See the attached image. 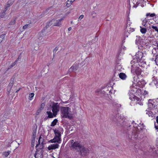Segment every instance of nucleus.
Wrapping results in <instances>:
<instances>
[{"mask_svg": "<svg viewBox=\"0 0 158 158\" xmlns=\"http://www.w3.org/2000/svg\"><path fill=\"white\" fill-rule=\"evenodd\" d=\"M71 148L74 150H77L79 152V154L82 156L87 155L89 153V151L84 146L80 144L76 141H74L73 140L71 141Z\"/></svg>", "mask_w": 158, "mask_h": 158, "instance_id": "1", "label": "nucleus"}, {"mask_svg": "<svg viewBox=\"0 0 158 158\" xmlns=\"http://www.w3.org/2000/svg\"><path fill=\"white\" fill-rule=\"evenodd\" d=\"M60 111L62 118H68L69 119H71L73 118L72 114L70 111V109L69 107L61 106Z\"/></svg>", "mask_w": 158, "mask_h": 158, "instance_id": "2", "label": "nucleus"}, {"mask_svg": "<svg viewBox=\"0 0 158 158\" xmlns=\"http://www.w3.org/2000/svg\"><path fill=\"white\" fill-rule=\"evenodd\" d=\"M138 127L139 128H135V129L133 131L132 133V136L131 138L129 137V138L131 139V140H133L135 141V140L137 139H138V132H139V129L141 130H143L144 129L145 126L143 123H140L138 125Z\"/></svg>", "mask_w": 158, "mask_h": 158, "instance_id": "3", "label": "nucleus"}, {"mask_svg": "<svg viewBox=\"0 0 158 158\" xmlns=\"http://www.w3.org/2000/svg\"><path fill=\"white\" fill-rule=\"evenodd\" d=\"M135 62V59H133V60L131 62V72L134 74L135 73L137 75H139L140 74L142 71L139 67L137 66V63Z\"/></svg>", "mask_w": 158, "mask_h": 158, "instance_id": "4", "label": "nucleus"}, {"mask_svg": "<svg viewBox=\"0 0 158 158\" xmlns=\"http://www.w3.org/2000/svg\"><path fill=\"white\" fill-rule=\"evenodd\" d=\"M123 116L119 115V114L114 115L111 118L112 120L114 122L116 123L118 125H122V124L123 122Z\"/></svg>", "mask_w": 158, "mask_h": 158, "instance_id": "5", "label": "nucleus"}, {"mask_svg": "<svg viewBox=\"0 0 158 158\" xmlns=\"http://www.w3.org/2000/svg\"><path fill=\"white\" fill-rule=\"evenodd\" d=\"M134 31L135 29L133 27V26L131 25L130 23H128L125 29L124 37H128L129 34Z\"/></svg>", "mask_w": 158, "mask_h": 158, "instance_id": "6", "label": "nucleus"}, {"mask_svg": "<svg viewBox=\"0 0 158 158\" xmlns=\"http://www.w3.org/2000/svg\"><path fill=\"white\" fill-rule=\"evenodd\" d=\"M60 104L58 102H52L51 103L50 106L52 108V110L53 112L57 114V113L59 111L60 109Z\"/></svg>", "mask_w": 158, "mask_h": 158, "instance_id": "7", "label": "nucleus"}, {"mask_svg": "<svg viewBox=\"0 0 158 158\" xmlns=\"http://www.w3.org/2000/svg\"><path fill=\"white\" fill-rule=\"evenodd\" d=\"M143 53L140 51H139L137 53H136L135 55V58H134L135 59V62H140L144 60Z\"/></svg>", "mask_w": 158, "mask_h": 158, "instance_id": "8", "label": "nucleus"}, {"mask_svg": "<svg viewBox=\"0 0 158 158\" xmlns=\"http://www.w3.org/2000/svg\"><path fill=\"white\" fill-rule=\"evenodd\" d=\"M107 87H105L102 90L100 93L102 96L107 97L108 96V93L110 92Z\"/></svg>", "mask_w": 158, "mask_h": 158, "instance_id": "9", "label": "nucleus"}, {"mask_svg": "<svg viewBox=\"0 0 158 158\" xmlns=\"http://www.w3.org/2000/svg\"><path fill=\"white\" fill-rule=\"evenodd\" d=\"M63 131V129L61 128H59L58 129L54 130V132L55 135L60 137H61V131Z\"/></svg>", "mask_w": 158, "mask_h": 158, "instance_id": "10", "label": "nucleus"}, {"mask_svg": "<svg viewBox=\"0 0 158 158\" xmlns=\"http://www.w3.org/2000/svg\"><path fill=\"white\" fill-rule=\"evenodd\" d=\"M47 33L48 30H46L44 28V29L42 30L39 33L38 35L40 37H42L47 35Z\"/></svg>", "mask_w": 158, "mask_h": 158, "instance_id": "11", "label": "nucleus"}, {"mask_svg": "<svg viewBox=\"0 0 158 158\" xmlns=\"http://www.w3.org/2000/svg\"><path fill=\"white\" fill-rule=\"evenodd\" d=\"M59 147V145L58 144H52L49 146L48 147V149L49 150H50L53 149H56L57 148Z\"/></svg>", "mask_w": 158, "mask_h": 158, "instance_id": "12", "label": "nucleus"}, {"mask_svg": "<svg viewBox=\"0 0 158 158\" xmlns=\"http://www.w3.org/2000/svg\"><path fill=\"white\" fill-rule=\"evenodd\" d=\"M78 66L74 64L69 69V72H71L72 71H76L78 69Z\"/></svg>", "mask_w": 158, "mask_h": 158, "instance_id": "13", "label": "nucleus"}, {"mask_svg": "<svg viewBox=\"0 0 158 158\" xmlns=\"http://www.w3.org/2000/svg\"><path fill=\"white\" fill-rule=\"evenodd\" d=\"M46 113L48 114V117H49V118H53L54 117H56V114L54 113V112L52 113L50 111H47L46 112Z\"/></svg>", "mask_w": 158, "mask_h": 158, "instance_id": "14", "label": "nucleus"}, {"mask_svg": "<svg viewBox=\"0 0 158 158\" xmlns=\"http://www.w3.org/2000/svg\"><path fill=\"white\" fill-rule=\"evenodd\" d=\"M63 18L60 19L56 20L55 21V26H60L61 25V21L63 20Z\"/></svg>", "mask_w": 158, "mask_h": 158, "instance_id": "15", "label": "nucleus"}, {"mask_svg": "<svg viewBox=\"0 0 158 158\" xmlns=\"http://www.w3.org/2000/svg\"><path fill=\"white\" fill-rule=\"evenodd\" d=\"M118 75H119V77L122 80H125L126 79L127 76L126 74L123 73H118Z\"/></svg>", "mask_w": 158, "mask_h": 158, "instance_id": "16", "label": "nucleus"}, {"mask_svg": "<svg viewBox=\"0 0 158 158\" xmlns=\"http://www.w3.org/2000/svg\"><path fill=\"white\" fill-rule=\"evenodd\" d=\"M136 62L137 63V65H138L142 67H144L146 65L145 62L143 60L140 62Z\"/></svg>", "mask_w": 158, "mask_h": 158, "instance_id": "17", "label": "nucleus"}, {"mask_svg": "<svg viewBox=\"0 0 158 158\" xmlns=\"http://www.w3.org/2000/svg\"><path fill=\"white\" fill-rule=\"evenodd\" d=\"M132 1L133 2V7L136 8L138 5L139 4V2L138 1V0H130V2Z\"/></svg>", "mask_w": 158, "mask_h": 158, "instance_id": "18", "label": "nucleus"}, {"mask_svg": "<svg viewBox=\"0 0 158 158\" xmlns=\"http://www.w3.org/2000/svg\"><path fill=\"white\" fill-rule=\"evenodd\" d=\"M43 155L42 153H38L36 152L35 154V158H43Z\"/></svg>", "mask_w": 158, "mask_h": 158, "instance_id": "19", "label": "nucleus"}, {"mask_svg": "<svg viewBox=\"0 0 158 158\" xmlns=\"http://www.w3.org/2000/svg\"><path fill=\"white\" fill-rule=\"evenodd\" d=\"M140 31L142 34H145L147 31V29L144 27H142L141 26H140Z\"/></svg>", "mask_w": 158, "mask_h": 158, "instance_id": "20", "label": "nucleus"}, {"mask_svg": "<svg viewBox=\"0 0 158 158\" xmlns=\"http://www.w3.org/2000/svg\"><path fill=\"white\" fill-rule=\"evenodd\" d=\"M146 114L148 115L149 117H151L152 118H153L154 115V114H153L152 112L151 111H147V110H146Z\"/></svg>", "mask_w": 158, "mask_h": 158, "instance_id": "21", "label": "nucleus"}, {"mask_svg": "<svg viewBox=\"0 0 158 158\" xmlns=\"http://www.w3.org/2000/svg\"><path fill=\"white\" fill-rule=\"evenodd\" d=\"M72 3V0H68L66 2V6L68 7H69L71 5Z\"/></svg>", "mask_w": 158, "mask_h": 158, "instance_id": "22", "label": "nucleus"}, {"mask_svg": "<svg viewBox=\"0 0 158 158\" xmlns=\"http://www.w3.org/2000/svg\"><path fill=\"white\" fill-rule=\"evenodd\" d=\"M58 122V120L56 119H55L52 122L50 125L51 127H53Z\"/></svg>", "mask_w": 158, "mask_h": 158, "instance_id": "23", "label": "nucleus"}, {"mask_svg": "<svg viewBox=\"0 0 158 158\" xmlns=\"http://www.w3.org/2000/svg\"><path fill=\"white\" fill-rule=\"evenodd\" d=\"M61 138H60L59 140L58 139H57V138H56V139H55L54 141H52V142H49L52 143H61Z\"/></svg>", "mask_w": 158, "mask_h": 158, "instance_id": "24", "label": "nucleus"}, {"mask_svg": "<svg viewBox=\"0 0 158 158\" xmlns=\"http://www.w3.org/2000/svg\"><path fill=\"white\" fill-rule=\"evenodd\" d=\"M17 62V60H16L15 61V62H14V63H13L11 65H10L9 66V68H8V69H7V70H8L9 69L11 68H12V67L14 66L16 64V63Z\"/></svg>", "mask_w": 158, "mask_h": 158, "instance_id": "25", "label": "nucleus"}, {"mask_svg": "<svg viewBox=\"0 0 158 158\" xmlns=\"http://www.w3.org/2000/svg\"><path fill=\"white\" fill-rule=\"evenodd\" d=\"M122 68V66L120 65L117 64L116 66L115 69L119 71H121V69Z\"/></svg>", "mask_w": 158, "mask_h": 158, "instance_id": "26", "label": "nucleus"}, {"mask_svg": "<svg viewBox=\"0 0 158 158\" xmlns=\"http://www.w3.org/2000/svg\"><path fill=\"white\" fill-rule=\"evenodd\" d=\"M51 25H52L51 24V22L50 21L49 22H48L47 23V24L46 26L44 27V28L46 29V30H47V28L49 27V26H50Z\"/></svg>", "mask_w": 158, "mask_h": 158, "instance_id": "27", "label": "nucleus"}, {"mask_svg": "<svg viewBox=\"0 0 158 158\" xmlns=\"http://www.w3.org/2000/svg\"><path fill=\"white\" fill-rule=\"evenodd\" d=\"M147 21L146 19L145 18L142 21V24L143 25V26L146 27V24L147 23Z\"/></svg>", "mask_w": 158, "mask_h": 158, "instance_id": "28", "label": "nucleus"}, {"mask_svg": "<svg viewBox=\"0 0 158 158\" xmlns=\"http://www.w3.org/2000/svg\"><path fill=\"white\" fill-rule=\"evenodd\" d=\"M34 93H32L29 94V99L31 100L32 99V98L34 97Z\"/></svg>", "mask_w": 158, "mask_h": 158, "instance_id": "29", "label": "nucleus"}, {"mask_svg": "<svg viewBox=\"0 0 158 158\" xmlns=\"http://www.w3.org/2000/svg\"><path fill=\"white\" fill-rule=\"evenodd\" d=\"M156 15V14L155 13L150 14V13H148L146 14V16L148 17L150 16L151 17H153Z\"/></svg>", "mask_w": 158, "mask_h": 158, "instance_id": "30", "label": "nucleus"}, {"mask_svg": "<svg viewBox=\"0 0 158 158\" xmlns=\"http://www.w3.org/2000/svg\"><path fill=\"white\" fill-rule=\"evenodd\" d=\"M60 137L55 135V137L54 138L50 140V141H49V142H52V141H54L55 139H56V138H57V139H58V140H59L60 139Z\"/></svg>", "mask_w": 158, "mask_h": 158, "instance_id": "31", "label": "nucleus"}, {"mask_svg": "<svg viewBox=\"0 0 158 158\" xmlns=\"http://www.w3.org/2000/svg\"><path fill=\"white\" fill-rule=\"evenodd\" d=\"M6 15L5 12L4 11L2 13H0V18H3L4 17L5 15Z\"/></svg>", "mask_w": 158, "mask_h": 158, "instance_id": "32", "label": "nucleus"}, {"mask_svg": "<svg viewBox=\"0 0 158 158\" xmlns=\"http://www.w3.org/2000/svg\"><path fill=\"white\" fill-rule=\"evenodd\" d=\"M31 27L29 24H27L25 25L23 27V29H25L27 28H30Z\"/></svg>", "mask_w": 158, "mask_h": 158, "instance_id": "33", "label": "nucleus"}, {"mask_svg": "<svg viewBox=\"0 0 158 158\" xmlns=\"http://www.w3.org/2000/svg\"><path fill=\"white\" fill-rule=\"evenodd\" d=\"M154 61H155L156 64L158 66V54L156 56V58Z\"/></svg>", "mask_w": 158, "mask_h": 158, "instance_id": "34", "label": "nucleus"}, {"mask_svg": "<svg viewBox=\"0 0 158 158\" xmlns=\"http://www.w3.org/2000/svg\"><path fill=\"white\" fill-rule=\"evenodd\" d=\"M152 28L154 29L156 31L158 32V28L157 26H152Z\"/></svg>", "mask_w": 158, "mask_h": 158, "instance_id": "35", "label": "nucleus"}, {"mask_svg": "<svg viewBox=\"0 0 158 158\" xmlns=\"http://www.w3.org/2000/svg\"><path fill=\"white\" fill-rule=\"evenodd\" d=\"M55 19H52L50 21V22H51V24L52 26H55Z\"/></svg>", "mask_w": 158, "mask_h": 158, "instance_id": "36", "label": "nucleus"}, {"mask_svg": "<svg viewBox=\"0 0 158 158\" xmlns=\"http://www.w3.org/2000/svg\"><path fill=\"white\" fill-rule=\"evenodd\" d=\"M130 0H128V2L130 9L131 8V6L133 5V2L132 1L131 2H130Z\"/></svg>", "mask_w": 158, "mask_h": 158, "instance_id": "37", "label": "nucleus"}, {"mask_svg": "<svg viewBox=\"0 0 158 158\" xmlns=\"http://www.w3.org/2000/svg\"><path fill=\"white\" fill-rule=\"evenodd\" d=\"M35 142V139H32L31 141V146L33 147L34 146V143Z\"/></svg>", "mask_w": 158, "mask_h": 158, "instance_id": "38", "label": "nucleus"}, {"mask_svg": "<svg viewBox=\"0 0 158 158\" xmlns=\"http://www.w3.org/2000/svg\"><path fill=\"white\" fill-rule=\"evenodd\" d=\"M15 22V19H12L9 23L10 25H13L14 24Z\"/></svg>", "mask_w": 158, "mask_h": 158, "instance_id": "39", "label": "nucleus"}, {"mask_svg": "<svg viewBox=\"0 0 158 158\" xmlns=\"http://www.w3.org/2000/svg\"><path fill=\"white\" fill-rule=\"evenodd\" d=\"M10 152H5L4 153V155L5 156V157H6L9 154Z\"/></svg>", "mask_w": 158, "mask_h": 158, "instance_id": "40", "label": "nucleus"}, {"mask_svg": "<svg viewBox=\"0 0 158 158\" xmlns=\"http://www.w3.org/2000/svg\"><path fill=\"white\" fill-rule=\"evenodd\" d=\"M41 136L39 138V140H38V143L37 144L36 146V147H35L36 148H37V146L40 144V141H41Z\"/></svg>", "mask_w": 158, "mask_h": 158, "instance_id": "41", "label": "nucleus"}, {"mask_svg": "<svg viewBox=\"0 0 158 158\" xmlns=\"http://www.w3.org/2000/svg\"><path fill=\"white\" fill-rule=\"evenodd\" d=\"M36 132L35 131H33V135H32V139H35V138Z\"/></svg>", "mask_w": 158, "mask_h": 158, "instance_id": "42", "label": "nucleus"}, {"mask_svg": "<svg viewBox=\"0 0 158 158\" xmlns=\"http://www.w3.org/2000/svg\"><path fill=\"white\" fill-rule=\"evenodd\" d=\"M44 144H43V141H42V143H41L40 145V147H39V148L40 149H42L43 148H44Z\"/></svg>", "mask_w": 158, "mask_h": 158, "instance_id": "43", "label": "nucleus"}, {"mask_svg": "<svg viewBox=\"0 0 158 158\" xmlns=\"http://www.w3.org/2000/svg\"><path fill=\"white\" fill-rule=\"evenodd\" d=\"M133 98L134 100H136L137 101H139L140 100V98L136 96H134Z\"/></svg>", "mask_w": 158, "mask_h": 158, "instance_id": "44", "label": "nucleus"}, {"mask_svg": "<svg viewBox=\"0 0 158 158\" xmlns=\"http://www.w3.org/2000/svg\"><path fill=\"white\" fill-rule=\"evenodd\" d=\"M6 35L5 34H2L0 36V37L2 38V39L3 40L4 38L5 37Z\"/></svg>", "mask_w": 158, "mask_h": 158, "instance_id": "45", "label": "nucleus"}, {"mask_svg": "<svg viewBox=\"0 0 158 158\" xmlns=\"http://www.w3.org/2000/svg\"><path fill=\"white\" fill-rule=\"evenodd\" d=\"M45 104L44 103H42L41 105L40 110H42L45 106Z\"/></svg>", "mask_w": 158, "mask_h": 158, "instance_id": "46", "label": "nucleus"}, {"mask_svg": "<svg viewBox=\"0 0 158 158\" xmlns=\"http://www.w3.org/2000/svg\"><path fill=\"white\" fill-rule=\"evenodd\" d=\"M58 50V48L57 47H56L53 50V52L54 53H56L57 51Z\"/></svg>", "mask_w": 158, "mask_h": 158, "instance_id": "47", "label": "nucleus"}, {"mask_svg": "<svg viewBox=\"0 0 158 158\" xmlns=\"http://www.w3.org/2000/svg\"><path fill=\"white\" fill-rule=\"evenodd\" d=\"M114 105L118 107H120L121 106V105L120 104H118L117 103L116 104V102L114 103Z\"/></svg>", "mask_w": 158, "mask_h": 158, "instance_id": "48", "label": "nucleus"}, {"mask_svg": "<svg viewBox=\"0 0 158 158\" xmlns=\"http://www.w3.org/2000/svg\"><path fill=\"white\" fill-rule=\"evenodd\" d=\"M84 17V15H81L79 18V19L81 20Z\"/></svg>", "mask_w": 158, "mask_h": 158, "instance_id": "49", "label": "nucleus"}, {"mask_svg": "<svg viewBox=\"0 0 158 158\" xmlns=\"http://www.w3.org/2000/svg\"><path fill=\"white\" fill-rule=\"evenodd\" d=\"M14 2V0H10L8 1V2L10 3V4L11 3L12 4Z\"/></svg>", "mask_w": 158, "mask_h": 158, "instance_id": "50", "label": "nucleus"}, {"mask_svg": "<svg viewBox=\"0 0 158 158\" xmlns=\"http://www.w3.org/2000/svg\"><path fill=\"white\" fill-rule=\"evenodd\" d=\"M97 40H98V39H97V40H96V39L95 38L94 40V39H93L91 41H92V43L93 44V43H94L95 41H97Z\"/></svg>", "mask_w": 158, "mask_h": 158, "instance_id": "51", "label": "nucleus"}, {"mask_svg": "<svg viewBox=\"0 0 158 158\" xmlns=\"http://www.w3.org/2000/svg\"><path fill=\"white\" fill-rule=\"evenodd\" d=\"M11 5V3L10 4V3L7 2V7L8 8L10 7V6Z\"/></svg>", "mask_w": 158, "mask_h": 158, "instance_id": "52", "label": "nucleus"}, {"mask_svg": "<svg viewBox=\"0 0 158 158\" xmlns=\"http://www.w3.org/2000/svg\"><path fill=\"white\" fill-rule=\"evenodd\" d=\"M136 103H137V104H139L140 105H142V103L140 102V101H137V102H136Z\"/></svg>", "mask_w": 158, "mask_h": 158, "instance_id": "53", "label": "nucleus"}, {"mask_svg": "<svg viewBox=\"0 0 158 158\" xmlns=\"http://www.w3.org/2000/svg\"><path fill=\"white\" fill-rule=\"evenodd\" d=\"M48 118H49V117H48V116H46V117H45V118H44V121H46V120L47 119H48Z\"/></svg>", "mask_w": 158, "mask_h": 158, "instance_id": "54", "label": "nucleus"}, {"mask_svg": "<svg viewBox=\"0 0 158 158\" xmlns=\"http://www.w3.org/2000/svg\"><path fill=\"white\" fill-rule=\"evenodd\" d=\"M21 54H20L18 58V59H16V60H17V61H18V60L19 59H21V56H20V55Z\"/></svg>", "mask_w": 158, "mask_h": 158, "instance_id": "55", "label": "nucleus"}, {"mask_svg": "<svg viewBox=\"0 0 158 158\" xmlns=\"http://www.w3.org/2000/svg\"><path fill=\"white\" fill-rule=\"evenodd\" d=\"M155 127L156 129H158V126H156V124H155Z\"/></svg>", "mask_w": 158, "mask_h": 158, "instance_id": "56", "label": "nucleus"}, {"mask_svg": "<svg viewBox=\"0 0 158 158\" xmlns=\"http://www.w3.org/2000/svg\"><path fill=\"white\" fill-rule=\"evenodd\" d=\"M88 43H89V45H91V44H93L92 42V41H89Z\"/></svg>", "mask_w": 158, "mask_h": 158, "instance_id": "57", "label": "nucleus"}, {"mask_svg": "<svg viewBox=\"0 0 158 158\" xmlns=\"http://www.w3.org/2000/svg\"><path fill=\"white\" fill-rule=\"evenodd\" d=\"M156 122L158 124V116H157L156 117Z\"/></svg>", "mask_w": 158, "mask_h": 158, "instance_id": "58", "label": "nucleus"}, {"mask_svg": "<svg viewBox=\"0 0 158 158\" xmlns=\"http://www.w3.org/2000/svg\"><path fill=\"white\" fill-rule=\"evenodd\" d=\"M8 7H7L6 6V7L5 9V10L4 11V12H6V10H7V9H8Z\"/></svg>", "mask_w": 158, "mask_h": 158, "instance_id": "59", "label": "nucleus"}, {"mask_svg": "<svg viewBox=\"0 0 158 158\" xmlns=\"http://www.w3.org/2000/svg\"><path fill=\"white\" fill-rule=\"evenodd\" d=\"M156 46L158 48L157 49H158V42H156Z\"/></svg>", "mask_w": 158, "mask_h": 158, "instance_id": "60", "label": "nucleus"}, {"mask_svg": "<svg viewBox=\"0 0 158 158\" xmlns=\"http://www.w3.org/2000/svg\"><path fill=\"white\" fill-rule=\"evenodd\" d=\"M71 29H72V28L71 27H69L68 28V30L69 31H71Z\"/></svg>", "mask_w": 158, "mask_h": 158, "instance_id": "61", "label": "nucleus"}, {"mask_svg": "<svg viewBox=\"0 0 158 158\" xmlns=\"http://www.w3.org/2000/svg\"><path fill=\"white\" fill-rule=\"evenodd\" d=\"M119 60H118L116 61V63L118 64L119 63Z\"/></svg>", "mask_w": 158, "mask_h": 158, "instance_id": "62", "label": "nucleus"}, {"mask_svg": "<svg viewBox=\"0 0 158 158\" xmlns=\"http://www.w3.org/2000/svg\"><path fill=\"white\" fill-rule=\"evenodd\" d=\"M2 40H3L2 39V38H1L0 37V43H1V42L2 41Z\"/></svg>", "mask_w": 158, "mask_h": 158, "instance_id": "63", "label": "nucleus"}, {"mask_svg": "<svg viewBox=\"0 0 158 158\" xmlns=\"http://www.w3.org/2000/svg\"><path fill=\"white\" fill-rule=\"evenodd\" d=\"M13 85V84L12 83H10L9 84V86H12Z\"/></svg>", "mask_w": 158, "mask_h": 158, "instance_id": "64", "label": "nucleus"}]
</instances>
